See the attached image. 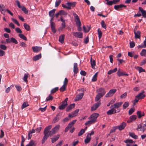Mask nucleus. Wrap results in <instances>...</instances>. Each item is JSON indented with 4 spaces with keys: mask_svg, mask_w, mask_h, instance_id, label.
I'll list each match as a JSON object with an SVG mask.
<instances>
[{
    "mask_svg": "<svg viewBox=\"0 0 146 146\" xmlns=\"http://www.w3.org/2000/svg\"><path fill=\"white\" fill-rule=\"evenodd\" d=\"M52 127V126L51 125H48L44 129V132L45 131L46 132H47V135H48L49 136L51 137L54 134L52 129L51 130H50Z\"/></svg>",
    "mask_w": 146,
    "mask_h": 146,
    "instance_id": "obj_1",
    "label": "nucleus"
},
{
    "mask_svg": "<svg viewBox=\"0 0 146 146\" xmlns=\"http://www.w3.org/2000/svg\"><path fill=\"white\" fill-rule=\"evenodd\" d=\"M68 100V98H66L65 100L62 102L61 105L58 107L61 110L64 109L67 105V101Z\"/></svg>",
    "mask_w": 146,
    "mask_h": 146,
    "instance_id": "obj_2",
    "label": "nucleus"
},
{
    "mask_svg": "<svg viewBox=\"0 0 146 146\" xmlns=\"http://www.w3.org/2000/svg\"><path fill=\"white\" fill-rule=\"evenodd\" d=\"M73 15L77 26H81V23L78 15L75 13H73Z\"/></svg>",
    "mask_w": 146,
    "mask_h": 146,
    "instance_id": "obj_3",
    "label": "nucleus"
},
{
    "mask_svg": "<svg viewBox=\"0 0 146 146\" xmlns=\"http://www.w3.org/2000/svg\"><path fill=\"white\" fill-rule=\"evenodd\" d=\"M99 114L98 113H94L92 114L89 117V119L92 120L95 123L96 121L97 118L98 117Z\"/></svg>",
    "mask_w": 146,
    "mask_h": 146,
    "instance_id": "obj_4",
    "label": "nucleus"
},
{
    "mask_svg": "<svg viewBox=\"0 0 146 146\" xmlns=\"http://www.w3.org/2000/svg\"><path fill=\"white\" fill-rule=\"evenodd\" d=\"M139 129H140V131H143L144 132L146 129V127L145 124L141 123L138 125L136 130L137 131H139Z\"/></svg>",
    "mask_w": 146,
    "mask_h": 146,
    "instance_id": "obj_5",
    "label": "nucleus"
},
{
    "mask_svg": "<svg viewBox=\"0 0 146 146\" xmlns=\"http://www.w3.org/2000/svg\"><path fill=\"white\" fill-rule=\"evenodd\" d=\"M111 108V109L109 110L107 112V114L108 115H110L112 114H114L116 112L118 113L120 111L119 110L117 109V111L113 107Z\"/></svg>",
    "mask_w": 146,
    "mask_h": 146,
    "instance_id": "obj_6",
    "label": "nucleus"
},
{
    "mask_svg": "<svg viewBox=\"0 0 146 146\" xmlns=\"http://www.w3.org/2000/svg\"><path fill=\"white\" fill-rule=\"evenodd\" d=\"M116 91V89H112L110 90L109 92L106 95V97H109L113 95L114 93H115Z\"/></svg>",
    "mask_w": 146,
    "mask_h": 146,
    "instance_id": "obj_7",
    "label": "nucleus"
},
{
    "mask_svg": "<svg viewBox=\"0 0 146 146\" xmlns=\"http://www.w3.org/2000/svg\"><path fill=\"white\" fill-rule=\"evenodd\" d=\"M62 115V113H59L57 114L56 116L53 119V123H55L57 122L60 119Z\"/></svg>",
    "mask_w": 146,
    "mask_h": 146,
    "instance_id": "obj_8",
    "label": "nucleus"
},
{
    "mask_svg": "<svg viewBox=\"0 0 146 146\" xmlns=\"http://www.w3.org/2000/svg\"><path fill=\"white\" fill-rule=\"evenodd\" d=\"M101 104V103L100 101L95 103L91 108V111H93L96 110L100 105Z\"/></svg>",
    "mask_w": 146,
    "mask_h": 146,
    "instance_id": "obj_9",
    "label": "nucleus"
},
{
    "mask_svg": "<svg viewBox=\"0 0 146 146\" xmlns=\"http://www.w3.org/2000/svg\"><path fill=\"white\" fill-rule=\"evenodd\" d=\"M123 104L122 102H118L116 103L115 104L113 105H111L110 106V108H114V109H118Z\"/></svg>",
    "mask_w": 146,
    "mask_h": 146,
    "instance_id": "obj_10",
    "label": "nucleus"
},
{
    "mask_svg": "<svg viewBox=\"0 0 146 146\" xmlns=\"http://www.w3.org/2000/svg\"><path fill=\"white\" fill-rule=\"evenodd\" d=\"M117 73V76L119 77L122 76H128V74L126 73L125 72H123L121 71L120 69H118Z\"/></svg>",
    "mask_w": 146,
    "mask_h": 146,
    "instance_id": "obj_11",
    "label": "nucleus"
},
{
    "mask_svg": "<svg viewBox=\"0 0 146 146\" xmlns=\"http://www.w3.org/2000/svg\"><path fill=\"white\" fill-rule=\"evenodd\" d=\"M96 92L103 95H104L106 93V92L105 91L104 88H100L97 89Z\"/></svg>",
    "mask_w": 146,
    "mask_h": 146,
    "instance_id": "obj_12",
    "label": "nucleus"
},
{
    "mask_svg": "<svg viewBox=\"0 0 146 146\" xmlns=\"http://www.w3.org/2000/svg\"><path fill=\"white\" fill-rule=\"evenodd\" d=\"M124 142L127 143L126 145L127 146H137V144H135V145L133 146H131L130 144L129 143H133L134 141L132 140L131 139H127L124 141Z\"/></svg>",
    "mask_w": 146,
    "mask_h": 146,
    "instance_id": "obj_13",
    "label": "nucleus"
},
{
    "mask_svg": "<svg viewBox=\"0 0 146 146\" xmlns=\"http://www.w3.org/2000/svg\"><path fill=\"white\" fill-rule=\"evenodd\" d=\"M32 48L33 52L37 53L41 50L42 47L38 46H33Z\"/></svg>",
    "mask_w": 146,
    "mask_h": 146,
    "instance_id": "obj_14",
    "label": "nucleus"
},
{
    "mask_svg": "<svg viewBox=\"0 0 146 146\" xmlns=\"http://www.w3.org/2000/svg\"><path fill=\"white\" fill-rule=\"evenodd\" d=\"M79 110L78 109L74 111L71 114H69L68 116L70 117H73L76 116Z\"/></svg>",
    "mask_w": 146,
    "mask_h": 146,
    "instance_id": "obj_15",
    "label": "nucleus"
},
{
    "mask_svg": "<svg viewBox=\"0 0 146 146\" xmlns=\"http://www.w3.org/2000/svg\"><path fill=\"white\" fill-rule=\"evenodd\" d=\"M74 35L78 38H83V33H82L79 32H74L73 33Z\"/></svg>",
    "mask_w": 146,
    "mask_h": 146,
    "instance_id": "obj_16",
    "label": "nucleus"
},
{
    "mask_svg": "<svg viewBox=\"0 0 146 146\" xmlns=\"http://www.w3.org/2000/svg\"><path fill=\"white\" fill-rule=\"evenodd\" d=\"M47 132H46L45 131L43 132L44 136L42 140V144L44 143L45 141L49 137V135H47Z\"/></svg>",
    "mask_w": 146,
    "mask_h": 146,
    "instance_id": "obj_17",
    "label": "nucleus"
},
{
    "mask_svg": "<svg viewBox=\"0 0 146 146\" xmlns=\"http://www.w3.org/2000/svg\"><path fill=\"white\" fill-rule=\"evenodd\" d=\"M6 8L3 5L0 4V11L2 14L5 15L6 11Z\"/></svg>",
    "mask_w": 146,
    "mask_h": 146,
    "instance_id": "obj_18",
    "label": "nucleus"
},
{
    "mask_svg": "<svg viewBox=\"0 0 146 146\" xmlns=\"http://www.w3.org/2000/svg\"><path fill=\"white\" fill-rule=\"evenodd\" d=\"M137 118V116L135 115H133L131 116L127 121V122L129 123L135 120Z\"/></svg>",
    "mask_w": 146,
    "mask_h": 146,
    "instance_id": "obj_19",
    "label": "nucleus"
},
{
    "mask_svg": "<svg viewBox=\"0 0 146 146\" xmlns=\"http://www.w3.org/2000/svg\"><path fill=\"white\" fill-rule=\"evenodd\" d=\"M126 7V6L125 5H124L123 4H120L119 5H115L114 6V8L115 9L119 11V9L123 7L125 8Z\"/></svg>",
    "mask_w": 146,
    "mask_h": 146,
    "instance_id": "obj_20",
    "label": "nucleus"
},
{
    "mask_svg": "<svg viewBox=\"0 0 146 146\" xmlns=\"http://www.w3.org/2000/svg\"><path fill=\"white\" fill-rule=\"evenodd\" d=\"M78 64L76 63L74 64L73 72L74 74H76L78 72V68H77Z\"/></svg>",
    "mask_w": 146,
    "mask_h": 146,
    "instance_id": "obj_21",
    "label": "nucleus"
},
{
    "mask_svg": "<svg viewBox=\"0 0 146 146\" xmlns=\"http://www.w3.org/2000/svg\"><path fill=\"white\" fill-rule=\"evenodd\" d=\"M126 125V123L124 122H123L119 126H118V129L121 131L123 129Z\"/></svg>",
    "mask_w": 146,
    "mask_h": 146,
    "instance_id": "obj_22",
    "label": "nucleus"
},
{
    "mask_svg": "<svg viewBox=\"0 0 146 146\" xmlns=\"http://www.w3.org/2000/svg\"><path fill=\"white\" fill-rule=\"evenodd\" d=\"M135 38H140V37L141 32L139 31H134Z\"/></svg>",
    "mask_w": 146,
    "mask_h": 146,
    "instance_id": "obj_23",
    "label": "nucleus"
},
{
    "mask_svg": "<svg viewBox=\"0 0 146 146\" xmlns=\"http://www.w3.org/2000/svg\"><path fill=\"white\" fill-rule=\"evenodd\" d=\"M50 27L52 32L54 33H55L56 32V30L55 23L53 22L50 23Z\"/></svg>",
    "mask_w": 146,
    "mask_h": 146,
    "instance_id": "obj_24",
    "label": "nucleus"
},
{
    "mask_svg": "<svg viewBox=\"0 0 146 146\" xmlns=\"http://www.w3.org/2000/svg\"><path fill=\"white\" fill-rule=\"evenodd\" d=\"M60 137V135L57 134L54 136V138H51V142L53 143L57 141Z\"/></svg>",
    "mask_w": 146,
    "mask_h": 146,
    "instance_id": "obj_25",
    "label": "nucleus"
},
{
    "mask_svg": "<svg viewBox=\"0 0 146 146\" xmlns=\"http://www.w3.org/2000/svg\"><path fill=\"white\" fill-rule=\"evenodd\" d=\"M145 92L144 91L139 93L137 96L139 99H143L145 96V95L143 94Z\"/></svg>",
    "mask_w": 146,
    "mask_h": 146,
    "instance_id": "obj_26",
    "label": "nucleus"
},
{
    "mask_svg": "<svg viewBox=\"0 0 146 146\" xmlns=\"http://www.w3.org/2000/svg\"><path fill=\"white\" fill-rule=\"evenodd\" d=\"M84 95V93H81L77 95L75 98V100L76 101H78L81 100Z\"/></svg>",
    "mask_w": 146,
    "mask_h": 146,
    "instance_id": "obj_27",
    "label": "nucleus"
},
{
    "mask_svg": "<svg viewBox=\"0 0 146 146\" xmlns=\"http://www.w3.org/2000/svg\"><path fill=\"white\" fill-rule=\"evenodd\" d=\"M60 127V125H58L52 129L54 134L59 130Z\"/></svg>",
    "mask_w": 146,
    "mask_h": 146,
    "instance_id": "obj_28",
    "label": "nucleus"
},
{
    "mask_svg": "<svg viewBox=\"0 0 146 146\" xmlns=\"http://www.w3.org/2000/svg\"><path fill=\"white\" fill-rule=\"evenodd\" d=\"M75 104H70V106H68L66 109V111L68 112L70 111V110L73 108H74L75 106Z\"/></svg>",
    "mask_w": 146,
    "mask_h": 146,
    "instance_id": "obj_29",
    "label": "nucleus"
},
{
    "mask_svg": "<svg viewBox=\"0 0 146 146\" xmlns=\"http://www.w3.org/2000/svg\"><path fill=\"white\" fill-rule=\"evenodd\" d=\"M76 4V3L75 2H68L66 3V4L68 6L74 7L75 6Z\"/></svg>",
    "mask_w": 146,
    "mask_h": 146,
    "instance_id": "obj_30",
    "label": "nucleus"
},
{
    "mask_svg": "<svg viewBox=\"0 0 146 146\" xmlns=\"http://www.w3.org/2000/svg\"><path fill=\"white\" fill-rule=\"evenodd\" d=\"M41 57V54L37 55L33 57V59L34 61H36L40 59Z\"/></svg>",
    "mask_w": 146,
    "mask_h": 146,
    "instance_id": "obj_31",
    "label": "nucleus"
},
{
    "mask_svg": "<svg viewBox=\"0 0 146 146\" xmlns=\"http://www.w3.org/2000/svg\"><path fill=\"white\" fill-rule=\"evenodd\" d=\"M91 65L92 68L93 69H95V66H96V62L94 60H93L92 57L90 58Z\"/></svg>",
    "mask_w": 146,
    "mask_h": 146,
    "instance_id": "obj_32",
    "label": "nucleus"
},
{
    "mask_svg": "<svg viewBox=\"0 0 146 146\" xmlns=\"http://www.w3.org/2000/svg\"><path fill=\"white\" fill-rule=\"evenodd\" d=\"M137 114L139 118H141L142 116L144 115L145 114L143 112L140 111H138L137 112Z\"/></svg>",
    "mask_w": 146,
    "mask_h": 146,
    "instance_id": "obj_33",
    "label": "nucleus"
},
{
    "mask_svg": "<svg viewBox=\"0 0 146 146\" xmlns=\"http://www.w3.org/2000/svg\"><path fill=\"white\" fill-rule=\"evenodd\" d=\"M129 135L131 137L135 139H138V136L135 135V134L133 133L129 132Z\"/></svg>",
    "mask_w": 146,
    "mask_h": 146,
    "instance_id": "obj_34",
    "label": "nucleus"
},
{
    "mask_svg": "<svg viewBox=\"0 0 146 146\" xmlns=\"http://www.w3.org/2000/svg\"><path fill=\"white\" fill-rule=\"evenodd\" d=\"M65 35H61L60 36L59 39V41L61 43H63L64 42V39Z\"/></svg>",
    "mask_w": 146,
    "mask_h": 146,
    "instance_id": "obj_35",
    "label": "nucleus"
},
{
    "mask_svg": "<svg viewBox=\"0 0 146 146\" xmlns=\"http://www.w3.org/2000/svg\"><path fill=\"white\" fill-rule=\"evenodd\" d=\"M91 139V137H90L88 135H87L86 137V138L84 140V142L86 144H87L89 143Z\"/></svg>",
    "mask_w": 146,
    "mask_h": 146,
    "instance_id": "obj_36",
    "label": "nucleus"
},
{
    "mask_svg": "<svg viewBox=\"0 0 146 146\" xmlns=\"http://www.w3.org/2000/svg\"><path fill=\"white\" fill-rule=\"evenodd\" d=\"M104 95L98 93L96 95L95 98V101L97 102Z\"/></svg>",
    "mask_w": 146,
    "mask_h": 146,
    "instance_id": "obj_37",
    "label": "nucleus"
},
{
    "mask_svg": "<svg viewBox=\"0 0 146 146\" xmlns=\"http://www.w3.org/2000/svg\"><path fill=\"white\" fill-rule=\"evenodd\" d=\"M56 9H53L49 12V15L50 17H52L55 13Z\"/></svg>",
    "mask_w": 146,
    "mask_h": 146,
    "instance_id": "obj_38",
    "label": "nucleus"
},
{
    "mask_svg": "<svg viewBox=\"0 0 146 146\" xmlns=\"http://www.w3.org/2000/svg\"><path fill=\"white\" fill-rule=\"evenodd\" d=\"M117 70V68H115L113 69L110 70H109L108 72V74L109 75H110L111 74L115 72Z\"/></svg>",
    "mask_w": 146,
    "mask_h": 146,
    "instance_id": "obj_39",
    "label": "nucleus"
},
{
    "mask_svg": "<svg viewBox=\"0 0 146 146\" xmlns=\"http://www.w3.org/2000/svg\"><path fill=\"white\" fill-rule=\"evenodd\" d=\"M140 55L142 56L146 57V50L143 49L140 53Z\"/></svg>",
    "mask_w": 146,
    "mask_h": 146,
    "instance_id": "obj_40",
    "label": "nucleus"
},
{
    "mask_svg": "<svg viewBox=\"0 0 146 146\" xmlns=\"http://www.w3.org/2000/svg\"><path fill=\"white\" fill-rule=\"evenodd\" d=\"M29 106V105L28 104V102H25L22 104L21 108L22 109H23Z\"/></svg>",
    "mask_w": 146,
    "mask_h": 146,
    "instance_id": "obj_41",
    "label": "nucleus"
},
{
    "mask_svg": "<svg viewBox=\"0 0 146 146\" xmlns=\"http://www.w3.org/2000/svg\"><path fill=\"white\" fill-rule=\"evenodd\" d=\"M19 36L21 38L27 41V38L23 34H19Z\"/></svg>",
    "mask_w": 146,
    "mask_h": 146,
    "instance_id": "obj_42",
    "label": "nucleus"
},
{
    "mask_svg": "<svg viewBox=\"0 0 146 146\" xmlns=\"http://www.w3.org/2000/svg\"><path fill=\"white\" fill-rule=\"evenodd\" d=\"M97 75L98 72H96L94 75L92 80V82H95L96 81Z\"/></svg>",
    "mask_w": 146,
    "mask_h": 146,
    "instance_id": "obj_43",
    "label": "nucleus"
},
{
    "mask_svg": "<svg viewBox=\"0 0 146 146\" xmlns=\"http://www.w3.org/2000/svg\"><path fill=\"white\" fill-rule=\"evenodd\" d=\"M98 38L99 39H100L102 35V33L101 31L100 30V28H98Z\"/></svg>",
    "mask_w": 146,
    "mask_h": 146,
    "instance_id": "obj_44",
    "label": "nucleus"
},
{
    "mask_svg": "<svg viewBox=\"0 0 146 146\" xmlns=\"http://www.w3.org/2000/svg\"><path fill=\"white\" fill-rule=\"evenodd\" d=\"M143 44H141V45H139L137 46L138 48H145L146 47V44L144 42V41H143Z\"/></svg>",
    "mask_w": 146,
    "mask_h": 146,
    "instance_id": "obj_45",
    "label": "nucleus"
},
{
    "mask_svg": "<svg viewBox=\"0 0 146 146\" xmlns=\"http://www.w3.org/2000/svg\"><path fill=\"white\" fill-rule=\"evenodd\" d=\"M25 29L28 31H29L30 30V26L27 23H24L23 25Z\"/></svg>",
    "mask_w": 146,
    "mask_h": 146,
    "instance_id": "obj_46",
    "label": "nucleus"
},
{
    "mask_svg": "<svg viewBox=\"0 0 146 146\" xmlns=\"http://www.w3.org/2000/svg\"><path fill=\"white\" fill-rule=\"evenodd\" d=\"M58 90V87H55L51 90L50 92L51 94H54Z\"/></svg>",
    "mask_w": 146,
    "mask_h": 146,
    "instance_id": "obj_47",
    "label": "nucleus"
},
{
    "mask_svg": "<svg viewBox=\"0 0 146 146\" xmlns=\"http://www.w3.org/2000/svg\"><path fill=\"white\" fill-rule=\"evenodd\" d=\"M101 24L102 27L103 28H104L105 29H106V25L105 24L104 21V20H102L101 21Z\"/></svg>",
    "mask_w": 146,
    "mask_h": 146,
    "instance_id": "obj_48",
    "label": "nucleus"
},
{
    "mask_svg": "<svg viewBox=\"0 0 146 146\" xmlns=\"http://www.w3.org/2000/svg\"><path fill=\"white\" fill-rule=\"evenodd\" d=\"M26 146H36L33 141H31Z\"/></svg>",
    "mask_w": 146,
    "mask_h": 146,
    "instance_id": "obj_49",
    "label": "nucleus"
},
{
    "mask_svg": "<svg viewBox=\"0 0 146 146\" xmlns=\"http://www.w3.org/2000/svg\"><path fill=\"white\" fill-rule=\"evenodd\" d=\"M60 15L61 16L62 15H67V13L66 12H65L63 10H61L59 11Z\"/></svg>",
    "mask_w": 146,
    "mask_h": 146,
    "instance_id": "obj_50",
    "label": "nucleus"
},
{
    "mask_svg": "<svg viewBox=\"0 0 146 146\" xmlns=\"http://www.w3.org/2000/svg\"><path fill=\"white\" fill-rule=\"evenodd\" d=\"M53 98V97L50 94L48 97L46 99V101H48L50 100H52Z\"/></svg>",
    "mask_w": 146,
    "mask_h": 146,
    "instance_id": "obj_51",
    "label": "nucleus"
},
{
    "mask_svg": "<svg viewBox=\"0 0 146 146\" xmlns=\"http://www.w3.org/2000/svg\"><path fill=\"white\" fill-rule=\"evenodd\" d=\"M90 120L88 121L85 123V125H88V124H92L95 123V122H94L91 119Z\"/></svg>",
    "mask_w": 146,
    "mask_h": 146,
    "instance_id": "obj_52",
    "label": "nucleus"
},
{
    "mask_svg": "<svg viewBox=\"0 0 146 146\" xmlns=\"http://www.w3.org/2000/svg\"><path fill=\"white\" fill-rule=\"evenodd\" d=\"M129 105V103L127 102H125L123 105V109H125Z\"/></svg>",
    "mask_w": 146,
    "mask_h": 146,
    "instance_id": "obj_53",
    "label": "nucleus"
},
{
    "mask_svg": "<svg viewBox=\"0 0 146 146\" xmlns=\"http://www.w3.org/2000/svg\"><path fill=\"white\" fill-rule=\"evenodd\" d=\"M11 42L15 44H17L18 43V42L17 40L13 37H12L11 38Z\"/></svg>",
    "mask_w": 146,
    "mask_h": 146,
    "instance_id": "obj_54",
    "label": "nucleus"
},
{
    "mask_svg": "<svg viewBox=\"0 0 146 146\" xmlns=\"http://www.w3.org/2000/svg\"><path fill=\"white\" fill-rule=\"evenodd\" d=\"M105 1L106 2V4L109 5H111L113 4L112 1H110L109 0H105Z\"/></svg>",
    "mask_w": 146,
    "mask_h": 146,
    "instance_id": "obj_55",
    "label": "nucleus"
},
{
    "mask_svg": "<svg viewBox=\"0 0 146 146\" xmlns=\"http://www.w3.org/2000/svg\"><path fill=\"white\" fill-rule=\"evenodd\" d=\"M22 10L26 14H27L28 13V11L27 9L24 7H23L22 8Z\"/></svg>",
    "mask_w": 146,
    "mask_h": 146,
    "instance_id": "obj_56",
    "label": "nucleus"
},
{
    "mask_svg": "<svg viewBox=\"0 0 146 146\" xmlns=\"http://www.w3.org/2000/svg\"><path fill=\"white\" fill-rule=\"evenodd\" d=\"M66 89V86L63 85L60 88V90L61 92H63Z\"/></svg>",
    "mask_w": 146,
    "mask_h": 146,
    "instance_id": "obj_57",
    "label": "nucleus"
},
{
    "mask_svg": "<svg viewBox=\"0 0 146 146\" xmlns=\"http://www.w3.org/2000/svg\"><path fill=\"white\" fill-rule=\"evenodd\" d=\"M11 19L13 22L17 25L18 26H19L20 25L19 23L16 19L13 18H11Z\"/></svg>",
    "mask_w": 146,
    "mask_h": 146,
    "instance_id": "obj_58",
    "label": "nucleus"
},
{
    "mask_svg": "<svg viewBox=\"0 0 146 146\" xmlns=\"http://www.w3.org/2000/svg\"><path fill=\"white\" fill-rule=\"evenodd\" d=\"M0 48L3 50H6L7 48V46L3 44H0Z\"/></svg>",
    "mask_w": 146,
    "mask_h": 146,
    "instance_id": "obj_59",
    "label": "nucleus"
},
{
    "mask_svg": "<svg viewBox=\"0 0 146 146\" xmlns=\"http://www.w3.org/2000/svg\"><path fill=\"white\" fill-rule=\"evenodd\" d=\"M85 132L84 130L82 129L78 133V135L79 136H81Z\"/></svg>",
    "mask_w": 146,
    "mask_h": 146,
    "instance_id": "obj_60",
    "label": "nucleus"
},
{
    "mask_svg": "<svg viewBox=\"0 0 146 146\" xmlns=\"http://www.w3.org/2000/svg\"><path fill=\"white\" fill-rule=\"evenodd\" d=\"M137 70L139 71V73L141 72H145V70L143 69L142 67H138L137 68Z\"/></svg>",
    "mask_w": 146,
    "mask_h": 146,
    "instance_id": "obj_61",
    "label": "nucleus"
},
{
    "mask_svg": "<svg viewBox=\"0 0 146 146\" xmlns=\"http://www.w3.org/2000/svg\"><path fill=\"white\" fill-rule=\"evenodd\" d=\"M19 44L22 47H26L27 45L25 42H20Z\"/></svg>",
    "mask_w": 146,
    "mask_h": 146,
    "instance_id": "obj_62",
    "label": "nucleus"
},
{
    "mask_svg": "<svg viewBox=\"0 0 146 146\" xmlns=\"http://www.w3.org/2000/svg\"><path fill=\"white\" fill-rule=\"evenodd\" d=\"M61 0H57L55 2V7L58 6L61 3Z\"/></svg>",
    "mask_w": 146,
    "mask_h": 146,
    "instance_id": "obj_63",
    "label": "nucleus"
},
{
    "mask_svg": "<svg viewBox=\"0 0 146 146\" xmlns=\"http://www.w3.org/2000/svg\"><path fill=\"white\" fill-rule=\"evenodd\" d=\"M28 77V75L27 74H25L23 78L24 81L26 82L27 81V79Z\"/></svg>",
    "mask_w": 146,
    "mask_h": 146,
    "instance_id": "obj_64",
    "label": "nucleus"
}]
</instances>
